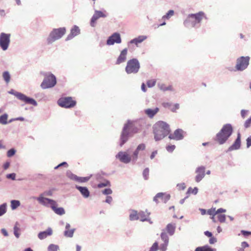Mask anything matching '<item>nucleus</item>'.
<instances>
[{"label":"nucleus","mask_w":251,"mask_h":251,"mask_svg":"<svg viewBox=\"0 0 251 251\" xmlns=\"http://www.w3.org/2000/svg\"><path fill=\"white\" fill-rule=\"evenodd\" d=\"M139 130L137 122L128 120L124 125L120 139V146L122 147L128 140L129 137L137 133Z\"/></svg>","instance_id":"nucleus-1"},{"label":"nucleus","mask_w":251,"mask_h":251,"mask_svg":"<svg viewBox=\"0 0 251 251\" xmlns=\"http://www.w3.org/2000/svg\"><path fill=\"white\" fill-rule=\"evenodd\" d=\"M169 126L163 121H159L153 126L154 138L156 141L163 139L170 133Z\"/></svg>","instance_id":"nucleus-2"},{"label":"nucleus","mask_w":251,"mask_h":251,"mask_svg":"<svg viewBox=\"0 0 251 251\" xmlns=\"http://www.w3.org/2000/svg\"><path fill=\"white\" fill-rule=\"evenodd\" d=\"M232 132V126L229 124H226L216 134L215 140L220 145L224 144L231 135Z\"/></svg>","instance_id":"nucleus-3"},{"label":"nucleus","mask_w":251,"mask_h":251,"mask_svg":"<svg viewBox=\"0 0 251 251\" xmlns=\"http://www.w3.org/2000/svg\"><path fill=\"white\" fill-rule=\"evenodd\" d=\"M204 18H205V15L202 11L196 14H189L184 21L183 24L187 27H195L197 24L200 23Z\"/></svg>","instance_id":"nucleus-4"},{"label":"nucleus","mask_w":251,"mask_h":251,"mask_svg":"<svg viewBox=\"0 0 251 251\" xmlns=\"http://www.w3.org/2000/svg\"><path fill=\"white\" fill-rule=\"evenodd\" d=\"M66 31V28L64 27L58 28H53L50 32L48 37L47 39V42L48 44H51L55 41L61 38L65 34Z\"/></svg>","instance_id":"nucleus-5"},{"label":"nucleus","mask_w":251,"mask_h":251,"mask_svg":"<svg viewBox=\"0 0 251 251\" xmlns=\"http://www.w3.org/2000/svg\"><path fill=\"white\" fill-rule=\"evenodd\" d=\"M45 78L41 84V87L43 89L52 88L56 84V77L50 72L44 73Z\"/></svg>","instance_id":"nucleus-6"},{"label":"nucleus","mask_w":251,"mask_h":251,"mask_svg":"<svg viewBox=\"0 0 251 251\" xmlns=\"http://www.w3.org/2000/svg\"><path fill=\"white\" fill-rule=\"evenodd\" d=\"M140 67L139 61L136 58L128 60L126 67V72L127 74H136Z\"/></svg>","instance_id":"nucleus-7"},{"label":"nucleus","mask_w":251,"mask_h":251,"mask_svg":"<svg viewBox=\"0 0 251 251\" xmlns=\"http://www.w3.org/2000/svg\"><path fill=\"white\" fill-rule=\"evenodd\" d=\"M131 150L130 149L126 151H119L116 155V158L119 161L125 164H128L130 162H133V159L131 156Z\"/></svg>","instance_id":"nucleus-8"},{"label":"nucleus","mask_w":251,"mask_h":251,"mask_svg":"<svg viewBox=\"0 0 251 251\" xmlns=\"http://www.w3.org/2000/svg\"><path fill=\"white\" fill-rule=\"evenodd\" d=\"M9 93L14 95L17 99L25 102V103L30 104L34 106L37 105V102L34 99L29 98L21 93L15 91L12 89L9 91Z\"/></svg>","instance_id":"nucleus-9"},{"label":"nucleus","mask_w":251,"mask_h":251,"mask_svg":"<svg viewBox=\"0 0 251 251\" xmlns=\"http://www.w3.org/2000/svg\"><path fill=\"white\" fill-rule=\"evenodd\" d=\"M58 104L64 108H70L74 107L76 104V101L74 100L72 97H62L57 101Z\"/></svg>","instance_id":"nucleus-10"},{"label":"nucleus","mask_w":251,"mask_h":251,"mask_svg":"<svg viewBox=\"0 0 251 251\" xmlns=\"http://www.w3.org/2000/svg\"><path fill=\"white\" fill-rule=\"evenodd\" d=\"M250 59L249 56H241L238 58L235 65L236 70L242 71L245 70L249 66Z\"/></svg>","instance_id":"nucleus-11"},{"label":"nucleus","mask_w":251,"mask_h":251,"mask_svg":"<svg viewBox=\"0 0 251 251\" xmlns=\"http://www.w3.org/2000/svg\"><path fill=\"white\" fill-rule=\"evenodd\" d=\"M33 199L37 200L38 202L41 205L46 207H51L55 204V201L45 198L43 194H41L38 197H33Z\"/></svg>","instance_id":"nucleus-12"},{"label":"nucleus","mask_w":251,"mask_h":251,"mask_svg":"<svg viewBox=\"0 0 251 251\" xmlns=\"http://www.w3.org/2000/svg\"><path fill=\"white\" fill-rule=\"evenodd\" d=\"M11 34L10 33H1V49L6 50L10 45Z\"/></svg>","instance_id":"nucleus-13"},{"label":"nucleus","mask_w":251,"mask_h":251,"mask_svg":"<svg viewBox=\"0 0 251 251\" xmlns=\"http://www.w3.org/2000/svg\"><path fill=\"white\" fill-rule=\"evenodd\" d=\"M121 42L122 39L120 33L115 32L108 38L106 44L108 46H111L115 44H120Z\"/></svg>","instance_id":"nucleus-14"},{"label":"nucleus","mask_w":251,"mask_h":251,"mask_svg":"<svg viewBox=\"0 0 251 251\" xmlns=\"http://www.w3.org/2000/svg\"><path fill=\"white\" fill-rule=\"evenodd\" d=\"M67 176L72 180L77 181L79 183H83L88 181L90 178V176L87 177H79L73 174L70 171H68L67 172Z\"/></svg>","instance_id":"nucleus-15"},{"label":"nucleus","mask_w":251,"mask_h":251,"mask_svg":"<svg viewBox=\"0 0 251 251\" xmlns=\"http://www.w3.org/2000/svg\"><path fill=\"white\" fill-rule=\"evenodd\" d=\"M185 132L182 129L178 128L175 130L173 134H171L169 136L170 139H173L176 141L182 140L184 137Z\"/></svg>","instance_id":"nucleus-16"},{"label":"nucleus","mask_w":251,"mask_h":251,"mask_svg":"<svg viewBox=\"0 0 251 251\" xmlns=\"http://www.w3.org/2000/svg\"><path fill=\"white\" fill-rule=\"evenodd\" d=\"M145 149L146 145L144 143H142L138 145L136 149L134 151H131V154L132 157L133 163H135L137 161L138 158V155L139 154L140 151H144Z\"/></svg>","instance_id":"nucleus-17"},{"label":"nucleus","mask_w":251,"mask_h":251,"mask_svg":"<svg viewBox=\"0 0 251 251\" xmlns=\"http://www.w3.org/2000/svg\"><path fill=\"white\" fill-rule=\"evenodd\" d=\"M205 167L201 166L197 168L195 173L197 175L195 176V181L197 182H200L205 176Z\"/></svg>","instance_id":"nucleus-18"},{"label":"nucleus","mask_w":251,"mask_h":251,"mask_svg":"<svg viewBox=\"0 0 251 251\" xmlns=\"http://www.w3.org/2000/svg\"><path fill=\"white\" fill-rule=\"evenodd\" d=\"M161 239L163 243L160 245L159 250L161 251H166L169 244V237L165 231H162L160 235Z\"/></svg>","instance_id":"nucleus-19"},{"label":"nucleus","mask_w":251,"mask_h":251,"mask_svg":"<svg viewBox=\"0 0 251 251\" xmlns=\"http://www.w3.org/2000/svg\"><path fill=\"white\" fill-rule=\"evenodd\" d=\"M150 214L151 213L148 212L147 210L145 211H140V212H139V220H140L141 222L147 221L150 224H152V222L151 221L150 218Z\"/></svg>","instance_id":"nucleus-20"},{"label":"nucleus","mask_w":251,"mask_h":251,"mask_svg":"<svg viewBox=\"0 0 251 251\" xmlns=\"http://www.w3.org/2000/svg\"><path fill=\"white\" fill-rule=\"evenodd\" d=\"M106 15L101 11L95 10V13L92 16L90 25L92 27H94L95 25V23L97 20L100 17H105Z\"/></svg>","instance_id":"nucleus-21"},{"label":"nucleus","mask_w":251,"mask_h":251,"mask_svg":"<svg viewBox=\"0 0 251 251\" xmlns=\"http://www.w3.org/2000/svg\"><path fill=\"white\" fill-rule=\"evenodd\" d=\"M158 199H161L163 202L166 203L170 199V195L166 193H158L153 198V201L156 203H158Z\"/></svg>","instance_id":"nucleus-22"},{"label":"nucleus","mask_w":251,"mask_h":251,"mask_svg":"<svg viewBox=\"0 0 251 251\" xmlns=\"http://www.w3.org/2000/svg\"><path fill=\"white\" fill-rule=\"evenodd\" d=\"M80 32V30L79 27L75 25H74L71 28L70 33L67 37L66 40H71L75 36L79 34Z\"/></svg>","instance_id":"nucleus-23"},{"label":"nucleus","mask_w":251,"mask_h":251,"mask_svg":"<svg viewBox=\"0 0 251 251\" xmlns=\"http://www.w3.org/2000/svg\"><path fill=\"white\" fill-rule=\"evenodd\" d=\"M127 54V49L126 48H125L123 49L119 56H118L116 64H120L121 63H122L126 61V56Z\"/></svg>","instance_id":"nucleus-24"},{"label":"nucleus","mask_w":251,"mask_h":251,"mask_svg":"<svg viewBox=\"0 0 251 251\" xmlns=\"http://www.w3.org/2000/svg\"><path fill=\"white\" fill-rule=\"evenodd\" d=\"M147 39V36L146 35H140L136 38L131 40L128 44H135L136 47H138V45Z\"/></svg>","instance_id":"nucleus-25"},{"label":"nucleus","mask_w":251,"mask_h":251,"mask_svg":"<svg viewBox=\"0 0 251 251\" xmlns=\"http://www.w3.org/2000/svg\"><path fill=\"white\" fill-rule=\"evenodd\" d=\"M241 147V139H240V133L238 134L237 137L234 142V143L229 147L228 149V151H230L233 150H237L240 148Z\"/></svg>","instance_id":"nucleus-26"},{"label":"nucleus","mask_w":251,"mask_h":251,"mask_svg":"<svg viewBox=\"0 0 251 251\" xmlns=\"http://www.w3.org/2000/svg\"><path fill=\"white\" fill-rule=\"evenodd\" d=\"M71 226L70 224L66 223L65 226V230L64 232V235L66 237L72 238L74 236L75 228L70 229Z\"/></svg>","instance_id":"nucleus-27"},{"label":"nucleus","mask_w":251,"mask_h":251,"mask_svg":"<svg viewBox=\"0 0 251 251\" xmlns=\"http://www.w3.org/2000/svg\"><path fill=\"white\" fill-rule=\"evenodd\" d=\"M52 234V230L51 228L49 227L47 230L40 232L38 234V237L40 240H43L46 238L48 236L51 235Z\"/></svg>","instance_id":"nucleus-28"},{"label":"nucleus","mask_w":251,"mask_h":251,"mask_svg":"<svg viewBox=\"0 0 251 251\" xmlns=\"http://www.w3.org/2000/svg\"><path fill=\"white\" fill-rule=\"evenodd\" d=\"M158 107L154 108H147L145 110V113L150 118H152L159 111Z\"/></svg>","instance_id":"nucleus-29"},{"label":"nucleus","mask_w":251,"mask_h":251,"mask_svg":"<svg viewBox=\"0 0 251 251\" xmlns=\"http://www.w3.org/2000/svg\"><path fill=\"white\" fill-rule=\"evenodd\" d=\"M75 188L79 191L84 198H87L89 197L90 192L87 187L76 185L75 186Z\"/></svg>","instance_id":"nucleus-30"},{"label":"nucleus","mask_w":251,"mask_h":251,"mask_svg":"<svg viewBox=\"0 0 251 251\" xmlns=\"http://www.w3.org/2000/svg\"><path fill=\"white\" fill-rule=\"evenodd\" d=\"M57 203L55 201V204H53L51 208L55 212V214L59 215H63L65 213V211L63 207H56Z\"/></svg>","instance_id":"nucleus-31"},{"label":"nucleus","mask_w":251,"mask_h":251,"mask_svg":"<svg viewBox=\"0 0 251 251\" xmlns=\"http://www.w3.org/2000/svg\"><path fill=\"white\" fill-rule=\"evenodd\" d=\"M129 219L130 221H136L139 219V212L135 210H130L129 211Z\"/></svg>","instance_id":"nucleus-32"},{"label":"nucleus","mask_w":251,"mask_h":251,"mask_svg":"<svg viewBox=\"0 0 251 251\" xmlns=\"http://www.w3.org/2000/svg\"><path fill=\"white\" fill-rule=\"evenodd\" d=\"M176 227L175 224H169L166 226V231L170 235L172 236L175 233Z\"/></svg>","instance_id":"nucleus-33"},{"label":"nucleus","mask_w":251,"mask_h":251,"mask_svg":"<svg viewBox=\"0 0 251 251\" xmlns=\"http://www.w3.org/2000/svg\"><path fill=\"white\" fill-rule=\"evenodd\" d=\"M157 86H158V88H159V89L163 91H174L173 87L171 85L166 86L164 83H159L157 84Z\"/></svg>","instance_id":"nucleus-34"},{"label":"nucleus","mask_w":251,"mask_h":251,"mask_svg":"<svg viewBox=\"0 0 251 251\" xmlns=\"http://www.w3.org/2000/svg\"><path fill=\"white\" fill-rule=\"evenodd\" d=\"M215 249H212L208 246L199 247L195 249V251H216Z\"/></svg>","instance_id":"nucleus-35"},{"label":"nucleus","mask_w":251,"mask_h":251,"mask_svg":"<svg viewBox=\"0 0 251 251\" xmlns=\"http://www.w3.org/2000/svg\"><path fill=\"white\" fill-rule=\"evenodd\" d=\"M2 77L6 84H8L10 82L11 75L8 71H5L3 73Z\"/></svg>","instance_id":"nucleus-36"},{"label":"nucleus","mask_w":251,"mask_h":251,"mask_svg":"<svg viewBox=\"0 0 251 251\" xmlns=\"http://www.w3.org/2000/svg\"><path fill=\"white\" fill-rule=\"evenodd\" d=\"M174 11L173 10H170L168 12L162 17V20L165 21L166 20H169L174 15Z\"/></svg>","instance_id":"nucleus-37"},{"label":"nucleus","mask_w":251,"mask_h":251,"mask_svg":"<svg viewBox=\"0 0 251 251\" xmlns=\"http://www.w3.org/2000/svg\"><path fill=\"white\" fill-rule=\"evenodd\" d=\"M20 205V202L18 200H12L11 201V207L12 210L16 209Z\"/></svg>","instance_id":"nucleus-38"},{"label":"nucleus","mask_w":251,"mask_h":251,"mask_svg":"<svg viewBox=\"0 0 251 251\" xmlns=\"http://www.w3.org/2000/svg\"><path fill=\"white\" fill-rule=\"evenodd\" d=\"M18 223H16L15 226H14L13 230H14V234L16 236L17 238H19L20 236V229L19 227L17 226Z\"/></svg>","instance_id":"nucleus-39"},{"label":"nucleus","mask_w":251,"mask_h":251,"mask_svg":"<svg viewBox=\"0 0 251 251\" xmlns=\"http://www.w3.org/2000/svg\"><path fill=\"white\" fill-rule=\"evenodd\" d=\"M59 247L58 245L55 244H50L48 248V251H58Z\"/></svg>","instance_id":"nucleus-40"},{"label":"nucleus","mask_w":251,"mask_h":251,"mask_svg":"<svg viewBox=\"0 0 251 251\" xmlns=\"http://www.w3.org/2000/svg\"><path fill=\"white\" fill-rule=\"evenodd\" d=\"M143 177L145 180H148L149 177V169L146 168L145 169L143 172Z\"/></svg>","instance_id":"nucleus-41"},{"label":"nucleus","mask_w":251,"mask_h":251,"mask_svg":"<svg viewBox=\"0 0 251 251\" xmlns=\"http://www.w3.org/2000/svg\"><path fill=\"white\" fill-rule=\"evenodd\" d=\"M226 216L225 214H218L217 218L220 223H224L226 221Z\"/></svg>","instance_id":"nucleus-42"},{"label":"nucleus","mask_w":251,"mask_h":251,"mask_svg":"<svg viewBox=\"0 0 251 251\" xmlns=\"http://www.w3.org/2000/svg\"><path fill=\"white\" fill-rule=\"evenodd\" d=\"M8 115L6 114H4L1 116V124L6 125L8 123L7 121Z\"/></svg>","instance_id":"nucleus-43"},{"label":"nucleus","mask_w":251,"mask_h":251,"mask_svg":"<svg viewBox=\"0 0 251 251\" xmlns=\"http://www.w3.org/2000/svg\"><path fill=\"white\" fill-rule=\"evenodd\" d=\"M198 189L197 187H195L193 189L190 187L188 188L187 191V193L190 194H193L194 195H196L198 193Z\"/></svg>","instance_id":"nucleus-44"},{"label":"nucleus","mask_w":251,"mask_h":251,"mask_svg":"<svg viewBox=\"0 0 251 251\" xmlns=\"http://www.w3.org/2000/svg\"><path fill=\"white\" fill-rule=\"evenodd\" d=\"M155 83L156 80L155 79L149 80L147 82V84L149 88L153 87Z\"/></svg>","instance_id":"nucleus-45"},{"label":"nucleus","mask_w":251,"mask_h":251,"mask_svg":"<svg viewBox=\"0 0 251 251\" xmlns=\"http://www.w3.org/2000/svg\"><path fill=\"white\" fill-rule=\"evenodd\" d=\"M207 213L208 215L211 216H215L217 215L216 210L215 208H211L207 210Z\"/></svg>","instance_id":"nucleus-46"},{"label":"nucleus","mask_w":251,"mask_h":251,"mask_svg":"<svg viewBox=\"0 0 251 251\" xmlns=\"http://www.w3.org/2000/svg\"><path fill=\"white\" fill-rule=\"evenodd\" d=\"M110 185V182L108 181H105L103 182L100 183L98 185L99 188H102L103 187L107 186Z\"/></svg>","instance_id":"nucleus-47"},{"label":"nucleus","mask_w":251,"mask_h":251,"mask_svg":"<svg viewBox=\"0 0 251 251\" xmlns=\"http://www.w3.org/2000/svg\"><path fill=\"white\" fill-rule=\"evenodd\" d=\"M16 151L14 149H11L8 151L7 152V156L9 157H12L15 154Z\"/></svg>","instance_id":"nucleus-48"},{"label":"nucleus","mask_w":251,"mask_h":251,"mask_svg":"<svg viewBox=\"0 0 251 251\" xmlns=\"http://www.w3.org/2000/svg\"><path fill=\"white\" fill-rule=\"evenodd\" d=\"M158 249V245L157 242H155L153 244L151 247L149 251H157Z\"/></svg>","instance_id":"nucleus-49"},{"label":"nucleus","mask_w":251,"mask_h":251,"mask_svg":"<svg viewBox=\"0 0 251 251\" xmlns=\"http://www.w3.org/2000/svg\"><path fill=\"white\" fill-rule=\"evenodd\" d=\"M102 193L105 195H109L112 193V190L110 188H106L101 191Z\"/></svg>","instance_id":"nucleus-50"},{"label":"nucleus","mask_w":251,"mask_h":251,"mask_svg":"<svg viewBox=\"0 0 251 251\" xmlns=\"http://www.w3.org/2000/svg\"><path fill=\"white\" fill-rule=\"evenodd\" d=\"M6 212V204H1V216L5 214Z\"/></svg>","instance_id":"nucleus-51"},{"label":"nucleus","mask_w":251,"mask_h":251,"mask_svg":"<svg viewBox=\"0 0 251 251\" xmlns=\"http://www.w3.org/2000/svg\"><path fill=\"white\" fill-rule=\"evenodd\" d=\"M241 248L239 249V251H244L245 248L249 247V244L246 242H243L241 243Z\"/></svg>","instance_id":"nucleus-52"},{"label":"nucleus","mask_w":251,"mask_h":251,"mask_svg":"<svg viewBox=\"0 0 251 251\" xmlns=\"http://www.w3.org/2000/svg\"><path fill=\"white\" fill-rule=\"evenodd\" d=\"M176 148L175 145H168L166 147V150L168 152H173Z\"/></svg>","instance_id":"nucleus-53"},{"label":"nucleus","mask_w":251,"mask_h":251,"mask_svg":"<svg viewBox=\"0 0 251 251\" xmlns=\"http://www.w3.org/2000/svg\"><path fill=\"white\" fill-rule=\"evenodd\" d=\"M251 124V117L250 118L247 120L244 123V126L245 128H248L250 126Z\"/></svg>","instance_id":"nucleus-54"},{"label":"nucleus","mask_w":251,"mask_h":251,"mask_svg":"<svg viewBox=\"0 0 251 251\" xmlns=\"http://www.w3.org/2000/svg\"><path fill=\"white\" fill-rule=\"evenodd\" d=\"M16 177V174L15 173H12L7 175L6 177L12 180H15Z\"/></svg>","instance_id":"nucleus-55"},{"label":"nucleus","mask_w":251,"mask_h":251,"mask_svg":"<svg viewBox=\"0 0 251 251\" xmlns=\"http://www.w3.org/2000/svg\"><path fill=\"white\" fill-rule=\"evenodd\" d=\"M248 110L243 109L241 111V115L244 119L248 114Z\"/></svg>","instance_id":"nucleus-56"},{"label":"nucleus","mask_w":251,"mask_h":251,"mask_svg":"<svg viewBox=\"0 0 251 251\" xmlns=\"http://www.w3.org/2000/svg\"><path fill=\"white\" fill-rule=\"evenodd\" d=\"M112 201H113V199H112V197H111L110 196H107L106 198L105 202L108 204H111Z\"/></svg>","instance_id":"nucleus-57"},{"label":"nucleus","mask_w":251,"mask_h":251,"mask_svg":"<svg viewBox=\"0 0 251 251\" xmlns=\"http://www.w3.org/2000/svg\"><path fill=\"white\" fill-rule=\"evenodd\" d=\"M177 187L179 190H184L185 188V185L184 183L178 184Z\"/></svg>","instance_id":"nucleus-58"},{"label":"nucleus","mask_w":251,"mask_h":251,"mask_svg":"<svg viewBox=\"0 0 251 251\" xmlns=\"http://www.w3.org/2000/svg\"><path fill=\"white\" fill-rule=\"evenodd\" d=\"M226 212V210L225 209H224L222 208H219L216 210L217 215L220 214V213H225Z\"/></svg>","instance_id":"nucleus-59"},{"label":"nucleus","mask_w":251,"mask_h":251,"mask_svg":"<svg viewBox=\"0 0 251 251\" xmlns=\"http://www.w3.org/2000/svg\"><path fill=\"white\" fill-rule=\"evenodd\" d=\"M251 146V136L247 139V147L248 148Z\"/></svg>","instance_id":"nucleus-60"},{"label":"nucleus","mask_w":251,"mask_h":251,"mask_svg":"<svg viewBox=\"0 0 251 251\" xmlns=\"http://www.w3.org/2000/svg\"><path fill=\"white\" fill-rule=\"evenodd\" d=\"M241 233L243 234L244 236H248L249 235H251V231H248L246 230H241Z\"/></svg>","instance_id":"nucleus-61"},{"label":"nucleus","mask_w":251,"mask_h":251,"mask_svg":"<svg viewBox=\"0 0 251 251\" xmlns=\"http://www.w3.org/2000/svg\"><path fill=\"white\" fill-rule=\"evenodd\" d=\"M179 107V105L178 103H176L174 105V107L171 109L173 112H175L176 109H178Z\"/></svg>","instance_id":"nucleus-62"},{"label":"nucleus","mask_w":251,"mask_h":251,"mask_svg":"<svg viewBox=\"0 0 251 251\" xmlns=\"http://www.w3.org/2000/svg\"><path fill=\"white\" fill-rule=\"evenodd\" d=\"M211 238L209 239V243L211 244H214L216 242L217 240L214 237H210Z\"/></svg>","instance_id":"nucleus-63"},{"label":"nucleus","mask_w":251,"mask_h":251,"mask_svg":"<svg viewBox=\"0 0 251 251\" xmlns=\"http://www.w3.org/2000/svg\"><path fill=\"white\" fill-rule=\"evenodd\" d=\"M157 151H153L151 153V155L150 156V158L151 159H153L154 158V157L155 156V155L157 154Z\"/></svg>","instance_id":"nucleus-64"}]
</instances>
